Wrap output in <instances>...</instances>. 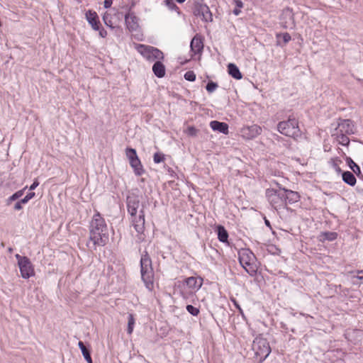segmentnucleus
Returning <instances> with one entry per match:
<instances>
[{
  "mask_svg": "<svg viewBox=\"0 0 363 363\" xmlns=\"http://www.w3.org/2000/svg\"><path fill=\"white\" fill-rule=\"evenodd\" d=\"M108 240V230L106 220L101 213L96 211L93 216L89 225V240L92 245L90 246L87 243V246L96 250L97 246H105Z\"/></svg>",
  "mask_w": 363,
  "mask_h": 363,
  "instance_id": "nucleus-1",
  "label": "nucleus"
},
{
  "mask_svg": "<svg viewBox=\"0 0 363 363\" xmlns=\"http://www.w3.org/2000/svg\"><path fill=\"white\" fill-rule=\"evenodd\" d=\"M140 265L141 279L146 289L151 291L154 289L155 273L152 268V259L146 250L141 255Z\"/></svg>",
  "mask_w": 363,
  "mask_h": 363,
  "instance_id": "nucleus-2",
  "label": "nucleus"
},
{
  "mask_svg": "<svg viewBox=\"0 0 363 363\" xmlns=\"http://www.w3.org/2000/svg\"><path fill=\"white\" fill-rule=\"evenodd\" d=\"M240 265L251 276H255L258 269V262L254 253L247 248H242L238 252Z\"/></svg>",
  "mask_w": 363,
  "mask_h": 363,
  "instance_id": "nucleus-3",
  "label": "nucleus"
},
{
  "mask_svg": "<svg viewBox=\"0 0 363 363\" xmlns=\"http://www.w3.org/2000/svg\"><path fill=\"white\" fill-rule=\"evenodd\" d=\"M277 127L281 134L295 140L301 135L298 121L293 115L289 116L287 120L279 122Z\"/></svg>",
  "mask_w": 363,
  "mask_h": 363,
  "instance_id": "nucleus-4",
  "label": "nucleus"
},
{
  "mask_svg": "<svg viewBox=\"0 0 363 363\" xmlns=\"http://www.w3.org/2000/svg\"><path fill=\"white\" fill-rule=\"evenodd\" d=\"M252 350L254 357L259 363H262L271 352L269 343L262 334L257 335L252 342Z\"/></svg>",
  "mask_w": 363,
  "mask_h": 363,
  "instance_id": "nucleus-5",
  "label": "nucleus"
},
{
  "mask_svg": "<svg viewBox=\"0 0 363 363\" xmlns=\"http://www.w3.org/2000/svg\"><path fill=\"white\" fill-rule=\"evenodd\" d=\"M277 185L279 189L274 188L267 189L265 191V196L271 206L276 211H278L281 208H285V204L282 188L278 183H277Z\"/></svg>",
  "mask_w": 363,
  "mask_h": 363,
  "instance_id": "nucleus-6",
  "label": "nucleus"
},
{
  "mask_svg": "<svg viewBox=\"0 0 363 363\" xmlns=\"http://www.w3.org/2000/svg\"><path fill=\"white\" fill-rule=\"evenodd\" d=\"M136 50L148 61L162 60L164 57L163 52L160 50L150 45L138 44Z\"/></svg>",
  "mask_w": 363,
  "mask_h": 363,
  "instance_id": "nucleus-7",
  "label": "nucleus"
},
{
  "mask_svg": "<svg viewBox=\"0 0 363 363\" xmlns=\"http://www.w3.org/2000/svg\"><path fill=\"white\" fill-rule=\"evenodd\" d=\"M145 212L143 208L139 211V215L131 216V222L137 232V242H142L145 240Z\"/></svg>",
  "mask_w": 363,
  "mask_h": 363,
  "instance_id": "nucleus-8",
  "label": "nucleus"
},
{
  "mask_svg": "<svg viewBox=\"0 0 363 363\" xmlns=\"http://www.w3.org/2000/svg\"><path fill=\"white\" fill-rule=\"evenodd\" d=\"M16 258L18 260L22 278L27 279L35 275L33 265L28 257L16 254Z\"/></svg>",
  "mask_w": 363,
  "mask_h": 363,
  "instance_id": "nucleus-9",
  "label": "nucleus"
},
{
  "mask_svg": "<svg viewBox=\"0 0 363 363\" xmlns=\"http://www.w3.org/2000/svg\"><path fill=\"white\" fill-rule=\"evenodd\" d=\"M279 24L284 29H294L296 28L294 13L292 9L286 7L282 10L279 16Z\"/></svg>",
  "mask_w": 363,
  "mask_h": 363,
  "instance_id": "nucleus-10",
  "label": "nucleus"
},
{
  "mask_svg": "<svg viewBox=\"0 0 363 363\" xmlns=\"http://www.w3.org/2000/svg\"><path fill=\"white\" fill-rule=\"evenodd\" d=\"M193 13L206 22H211L213 20L212 13L206 4L195 2Z\"/></svg>",
  "mask_w": 363,
  "mask_h": 363,
  "instance_id": "nucleus-11",
  "label": "nucleus"
},
{
  "mask_svg": "<svg viewBox=\"0 0 363 363\" xmlns=\"http://www.w3.org/2000/svg\"><path fill=\"white\" fill-rule=\"evenodd\" d=\"M261 133V127L255 124L243 127L241 130L242 137L247 140L256 138L257 135H260Z\"/></svg>",
  "mask_w": 363,
  "mask_h": 363,
  "instance_id": "nucleus-12",
  "label": "nucleus"
},
{
  "mask_svg": "<svg viewBox=\"0 0 363 363\" xmlns=\"http://www.w3.org/2000/svg\"><path fill=\"white\" fill-rule=\"evenodd\" d=\"M128 212L130 216H135L138 213L140 206V200L137 195L133 194L126 198Z\"/></svg>",
  "mask_w": 363,
  "mask_h": 363,
  "instance_id": "nucleus-13",
  "label": "nucleus"
},
{
  "mask_svg": "<svg viewBox=\"0 0 363 363\" xmlns=\"http://www.w3.org/2000/svg\"><path fill=\"white\" fill-rule=\"evenodd\" d=\"M285 208L288 209L287 204L297 203L300 199V195L297 191L282 188Z\"/></svg>",
  "mask_w": 363,
  "mask_h": 363,
  "instance_id": "nucleus-14",
  "label": "nucleus"
},
{
  "mask_svg": "<svg viewBox=\"0 0 363 363\" xmlns=\"http://www.w3.org/2000/svg\"><path fill=\"white\" fill-rule=\"evenodd\" d=\"M129 10H130V8ZM125 23L127 28L130 31L137 30L139 27L138 17L134 14V13L130 12V11H128V12L125 15Z\"/></svg>",
  "mask_w": 363,
  "mask_h": 363,
  "instance_id": "nucleus-15",
  "label": "nucleus"
},
{
  "mask_svg": "<svg viewBox=\"0 0 363 363\" xmlns=\"http://www.w3.org/2000/svg\"><path fill=\"white\" fill-rule=\"evenodd\" d=\"M185 284L194 292H196L203 285V279L201 277H190L184 280Z\"/></svg>",
  "mask_w": 363,
  "mask_h": 363,
  "instance_id": "nucleus-16",
  "label": "nucleus"
},
{
  "mask_svg": "<svg viewBox=\"0 0 363 363\" xmlns=\"http://www.w3.org/2000/svg\"><path fill=\"white\" fill-rule=\"evenodd\" d=\"M191 51L194 55L200 54L203 50V38L201 35L196 34L191 40L190 43Z\"/></svg>",
  "mask_w": 363,
  "mask_h": 363,
  "instance_id": "nucleus-17",
  "label": "nucleus"
},
{
  "mask_svg": "<svg viewBox=\"0 0 363 363\" xmlns=\"http://www.w3.org/2000/svg\"><path fill=\"white\" fill-rule=\"evenodd\" d=\"M85 16L86 21L91 26V28L94 30H99V26H101V23L97 13L92 10H88L86 12Z\"/></svg>",
  "mask_w": 363,
  "mask_h": 363,
  "instance_id": "nucleus-18",
  "label": "nucleus"
},
{
  "mask_svg": "<svg viewBox=\"0 0 363 363\" xmlns=\"http://www.w3.org/2000/svg\"><path fill=\"white\" fill-rule=\"evenodd\" d=\"M354 125L352 121L349 119L342 120L338 123L336 130L338 133L351 135L354 133L353 131Z\"/></svg>",
  "mask_w": 363,
  "mask_h": 363,
  "instance_id": "nucleus-19",
  "label": "nucleus"
},
{
  "mask_svg": "<svg viewBox=\"0 0 363 363\" xmlns=\"http://www.w3.org/2000/svg\"><path fill=\"white\" fill-rule=\"evenodd\" d=\"M210 127L213 130L220 133H223L225 135L228 134L229 132V126L225 122L212 121L210 123Z\"/></svg>",
  "mask_w": 363,
  "mask_h": 363,
  "instance_id": "nucleus-20",
  "label": "nucleus"
},
{
  "mask_svg": "<svg viewBox=\"0 0 363 363\" xmlns=\"http://www.w3.org/2000/svg\"><path fill=\"white\" fill-rule=\"evenodd\" d=\"M152 72L157 77H164L166 74L164 65L160 60H157L152 65Z\"/></svg>",
  "mask_w": 363,
  "mask_h": 363,
  "instance_id": "nucleus-21",
  "label": "nucleus"
},
{
  "mask_svg": "<svg viewBox=\"0 0 363 363\" xmlns=\"http://www.w3.org/2000/svg\"><path fill=\"white\" fill-rule=\"evenodd\" d=\"M129 164L132 169H133V172L136 176L139 177L145 174V170L143 168V166L139 157L132 161Z\"/></svg>",
  "mask_w": 363,
  "mask_h": 363,
  "instance_id": "nucleus-22",
  "label": "nucleus"
},
{
  "mask_svg": "<svg viewBox=\"0 0 363 363\" xmlns=\"http://www.w3.org/2000/svg\"><path fill=\"white\" fill-rule=\"evenodd\" d=\"M276 45L283 48L291 40V37L288 33H279L276 34Z\"/></svg>",
  "mask_w": 363,
  "mask_h": 363,
  "instance_id": "nucleus-23",
  "label": "nucleus"
},
{
  "mask_svg": "<svg viewBox=\"0 0 363 363\" xmlns=\"http://www.w3.org/2000/svg\"><path fill=\"white\" fill-rule=\"evenodd\" d=\"M341 175L342 179L345 184L351 186H354L356 184L357 179L354 173L350 171H344Z\"/></svg>",
  "mask_w": 363,
  "mask_h": 363,
  "instance_id": "nucleus-24",
  "label": "nucleus"
},
{
  "mask_svg": "<svg viewBox=\"0 0 363 363\" xmlns=\"http://www.w3.org/2000/svg\"><path fill=\"white\" fill-rule=\"evenodd\" d=\"M78 346L87 363H93L89 345L86 346L84 344L83 342L79 341L78 342Z\"/></svg>",
  "mask_w": 363,
  "mask_h": 363,
  "instance_id": "nucleus-25",
  "label": "nucleus"
},
{
  "mask_svg": "<svg viewBox=\"0 0 363 363\" xmlns=\"http://www.w3.org/2000/svg\"><path fill=\"white\" fill-rule=\"evenodd\" d=\"M216 232L218 234V239L220 242L223 243H228V233L224 226L218 225L216 227Z\"/></svg>",
  "mask_w": 363,
  "mask_h": 363,
  "instance_id": "nucleus-26",
  "label": "nucleus"
},
{
  "mask_svg": "<svg viewBox=\"0 0 363 363\" xmlns=\"http://www.w3.org/2000/svg\"><path fill=\"white\" fill-rule=\"evenodd\" d=\"M228 72L229 75L235 79L239 80L242 78V74L240 72L238 67L233 63H229L228 65Z\"/></svg>",
  "mask_w": 363,
  "mask_h": 363,
  "instance_id": "nucleus-27",
  "label": "nucleus"
},
{
  "mask_svg": "<svg viewBox=\"0 0 363 363\" xmlns=\"http://www.w3.org/2000/svg\"><path fill=\"white\" fill-rule=\"evenodd\" d=\"M337 233L336 232H330V231H326V232H322L319 237V241L320 242H325L326 240L328 241H334L337 238Z\"/></svg>",
  "mask_w": 363,
  "mask_h": 363,
  "instance_id": "nucleus-28",
  "label": "nucleus"
},
{
  "mask_svg": "<svg viewBox=\"0 0 363 363\" xmlns=\"http://www.w3.org/2000/svg\"><path fill=\"white\" fill-rule=\"evenodd\" d=\"M180 295L186 302H193L196 298L195 292L185 289L180 291Z\"/></svg>",
  "mask_w": 363,
  "mask_h": 363,
  "instance_id": "nucleus-29",
  "label": "nucleus"
},
{
  "mask_svg": "<svg viewBox=\"0 0 363 363\" xmlns=\"http://www.w3.org/2000/svg\"><path fill=\"white\" fill-rule=\"evenodd\" d=\"M125 152V156L128 158L129 163L138 157L136 150L133 147H126Z\"/></svg>",
  "mask_w": 363,
  "mask_h": 363,
  "instance_id": "nucleus-30",
  "label": "nucleus"
},
{
  "mask_svg": "<svg viewBox=\"0 0 363 363\" xmlns=\"http://www.w3.org/2000/svg\"><path fill=\"white\" fill-rule=\"evenodd\" d=\"M27 186L24 187L23 189H21L19 191H17L14 194H13L11 196H9L6 200V204L10 205L12 201H16L20 197H21L25 190L26 189Z\"/></svg>",
  "mask_w": 363,
  "mask_h": 363,
  "instance_id": "nucleus-31",
  "label": "nucleus"
},
{
  "mask_svg": "<svg viewBox=\"0 0 363 363\" xmlns=\"http://www.w3.org/2000/svg\"><path fill=\"white\" fill-rule=\"evenodd\" d=\"M340 163H342V160L338 157L332 158L330 161V165L337 174H342L344 172L339 166Z\"/></svg>",
  "mask_w": 363,
  "mask_h": 363,
  "instance_id": "nucleus-32",
  "label": "nucleus"
},
{
  "mask_svg": "<svg viewBox=\"0 0 363 363\" xmlns=\"http://www.w3.org/2000/svg\"><path fill=\"white\" fill-rule=\"evenodd\" d=\"M347 135V134L337 132V140L338 143L343 146H348L350 144V139Z\"/></svg>",
  "mask_w": 363,
  "mask_h": 363,
  "instance_id": "nucleus-33",
  "label": "nucleus"
},
{
  "mask_svg": "<svg viewBox=\"0 0 363 363\" xmlns=\"http://www.w3.org/2000/svg\"><path fill=\"white\" fill-rule=\"evenodd\" d=\"M345 160L347 165L352 171V173H357L359 169H360V167L357 164H356L351 157H346Z\"/></svg>",
  "mask_w": 363,
  "mask_h": 363,
  "instance_id": "nucleus-34",
  "label": "nucleus"
},
{
  "mask_svg": "<svg viewBox=\"0 0 363 363\" xmlns=\"http://www.w3.org/2000/svg\"><path fill=\"white\" fill-rule=\"evenodd\" d=\"M135 325V318L132 313H129L128 316V328L127 333L128 334H131L133 331V328Z\"/></svg>",
  "mask_w": 363,
  "mask_h": 363,
  "instance_id": "nucleus-35",
  "label": "nucleus"
},
{
  "mask_svg": "<svg viewBox=\"0 0 363 363\" xmlns=\"http://www.w3.org/2000/svg\"><path fill=\"white\" fill-rule=\"evenodd\" d=\"M165 5L171 11H175L178 13H180L179 8L176 5L173 0H164Z\"/></svg>",
  "mask_w": 363,
  "mask_h": 363,
  "instance_id": "nucleus-36",
  "label": "nucleus"
},
{
  "mask_svg": "<svg viewBox=\"0 0 363 363\" xmlns=\"http://www.w3.org/2000/svg\"><path fill=\"white\" fill-rule=\"evenodd\" d=\"M165 160V155L162 152H155L153 155V161L155 163L158 164L164 162Z\"/></svg>",
  "mask_w": 363,
  "mask_h": 363,
  "instance_id": "nucleus-37",
  "label": "nucleus"
},
{
  "mask_svg": "<svg viewBox=\"0 0 363 363\" xmlns=\"http://www.w3.org/2000/svg\"><path fill=\"white\" fill-rule=\"evenodd\" d=\"M184 133L190 137H196L199 133V130L194 126H189Z\"/></svg>",
  "mask_w": 363,
  "mask_h": 363,
  "instance_id": "nucleus-38",
  "label": "nucleus"
},
{
  "mask_svg": "<svg viewBox=\"0 0 363 363\" xmlns=\"http://www.w3.org/2000/svg\"><path fill=\"white\" fill-rule=\"evenodd\" d=\"M218 85L216 82L209 81L206 86V89L208 92L212 93L218 88Z\"/></svg>",
  "mask_w": 363,
  "mask_h": 363,
  "instance_id": "nucleus-39",
  "label": "nucleus"
},
{
  "mask_svg": "<svg viewBox=\"0 0 363 363\" xmlns=\"http://www.w3.org/2000/svg\"><path fill=\"white\" fill-rule=\"evenodd\" d=\"M186 311L192 315L196 316L199 313V309L196 307H194L192 305L188 304L186 307Z\"/></svg>",
  "mask_w": 363,
  "mask_h": 363,
  "instance_id": "nucleus-40",
  "label": "nucleus"
},
{
  "mask_svg": "<svg viewBox=\"0 0 363 363\" xmlns=\"http://www.w3.org/2000/svg\"><path fill=\"white\" fill-rule=\"evenodd\" d=\"M184 79L189 82H194L196 80V74L194 71H187L184 75Z\"/></svg>",
  "mask_w": 363,
  "mask_h": 363,
  "instance_id": "nucleus-41",
  "label": "nucleus"
},
{
  "mask_svg": "<svg viewBox=\"0 0 363 363\" xmlns=\"http://www.w3.org/2000/svg\"><path fill=\"white\" fill-rule=\"evenodd\" d=\"M103 21L106 26L110 27L111 28H113L111 16L108 14L106 13L104 15Z\"/></svg>",
  "mask_w": 363,
  "mask_h": 363,
  "instance_id": "nucleus-42",
  "label": "nucleus"
},
{
  "mask_svg": "<svg viewBox=\"0 0 363 363\" xmlns=\"http://www.w3.org/2000/svg\"><path fill=\"white\" fill-rule=\"evenodd\" d=\"M34 192H30L28 193L24 198L21 199V203H23V204L27 203L31 199H33L35 196Z\"/></svg>",
  "mask_w": 363,
  "mask_h": 363,
  "instance_id": "nucleus-43",
  "label": "nucleus"
},
{
  "mask_svg": "<svg viewBox=\"0 0 363 363\" xmlns=\"http://www.w3.org/2000/svg\"><path fill=\"white\" fill-rule=\"evenodd\" d=\"M230 301L233 302V303L235 306V307L238 310L240 314L242 317H244V312H243L242 308L240 307V304L237 301V300L235 298H230Z\"/></svg>",
  "mask_w": 363,
  "mask_h": 363,
  "instance_id": "nucleus-44",
  "label": "nucleus"
},
{
  "mask_svg": "<svg viewBox=\"0 0 363 363\" xmlns=\"http://www.w3.org/2000/svg\"><path fill=\"white\" fill-rule=\"evenodd\" d=\"M99 32V35L104 38L107 36V31L103 28L99 26V30H98Z\"/></svg>",
  "mask_w": 363,
  "mask_h": 363,
  "instance_id": "nucleus-45",
  "label": "nucleus"
},
{
  "mask_svg": "<svg viewBox=\"0 0 363 363\" xmlns=\"http://www.w3.org/2000/svg\"><path fill=\"white\" fill-rule=\"evenodd\" d=\"M39 185V182L38 179H35L33 184L30 186L29 189L30 191L34 190Z\"/></svg>",
  "mask_w": 363,
  "mask_h": 363,
  "instance_id": "nucleus-46",
  "label": "nucleus"
},
{
  "mask_svg": "<svg viewBox=\"0 0 363 363\" xmlns=\"http://www.w3.org/2000/svg\"><path fill=\"white\" fill-rule=\"evenodd\" d=\"M22 204H23V203H21V200L17 201L14 205V207H13L14 210H16V211L21 210L23 208Z\"/></svg>",
  "mask_w": 363,
  "mask_h": 363,
  "instance_id": "nucleus-47",
  "label": "nucleus"
},
{
  "mask_svg": "<svg viewBox=\"0 0 363 363\" xmlns=\"http://www.w3.org/2000/svg\"><path fill=\"white\" fill-rule=\"evenodd\" d=\"M112 0H105L104 3V8L108 9L112 5Z\"/></svg>",
  "mask_w": 363,
  "mask_h": 363,
  "instance_id": "nucleus-48",
  "label": "nucleus"
},
{
  "mask_svg": "<svg viewBox=\"0 0 363 363\" xmlns=\"http://www.w3.org/2000/svg\"><path fill=\"white\" fill-rule=\"evenodd\" d=\"M354 174H356L357 177H358L359 179H363V174L362 173L361 169H359L357 173H354Z\"/></svg>",
  "mask_w": 363,
  "mask_h": 363,
  "instance_id": "nucleus-49",
  "label": "nucleus"
},
{
  "mask_svg": "<svg viewBox=\"0 0 363 363\" xmlns=\"http://www.w3.org/2000/svg\"><path fill=\"white\" fill-rule=\"evenodd\" d=\"M354 174H356L357 177H358L359 179H363V174L362 173L361 169H359L357 173H354Z\"/></svg>",
  "mask_w": 363,
  "mask_h": 363,
  "instance_id": "nucleus-50",
  "label": "nucleus"
},
{
  "mask_svg": "<svg viewBox=\"0 0 363 363\" xmlns=\"http://www.w3.org/2000/svg\"><path fill=\"white\" fill-rule=\"evenodd\" d=\"M235 3H236V6L239 8H242L243 6V4L240 0H237L235 1Z\"/></svg>",
  "mask_w": 363,
  "mask_h": 363,
  "instance_id": "nucleus-51",
  "label": "nucleus"
},
{
  "mask_svg": "<svg viewBox=\"0 0 363 363\" xmlns=\"http://www.w3.org/2000/svg\"><path fill=\"white\" fill-rule=\"evenodd\" d=\"M264 223L267 226H268L270 229H272L271 223L268 219L264 218Z\"/></svg>",
  "mask_w": 363,
  "mask_h": 363,
  "instance_id": "nucleus-52",
  "label": "nucleus"
},
{
  "mask_svg": "<svg viewBox=\"0 0 363 363\" xmlns=\"http://www.w3.org/2000/svg\"><path fill=\"white\" fill-rule=\"evenodd\" d=\"M233 13H234L235 15L238 16V15H239V14H240V13L241 11H240V10L239 9H237V8H236V9H235L233 10Z\"/></svg>",
  "mask_w": 363,
  "mask_h": 363,
  "instance_id": "nucleus-53",
  "label": "nucleus"
},
{
  "mask_svg": "<svg viewBox=\"0 0 363 363\" xmlns=\"http://www.w3.org/2000/svg\"><path fill=\"white\" fill-rule=\"evenodd\" d=\"M177 2H178L179 4H182L184 3L186 0H176Z\"/></svg>",
  "mask_w": 363,
  "mask_h": 363,
  "instance_id": "nucleus-54",
  "label": "nucleus"
},
{
  "mask_svg": "<svg viewBox=\"0 0 363 363\" xmlns=\"http://www.w3.org/2000/svg\"><path fill=\"white\" fill-rule=\"evenodd\" d=\"M358 278L360 279V280H362L363 281V275L362 276H359Z\"/></svg>",
  "mask_w": 363,
  "mask_h": 363,
  "instance_id": "nucleus-55",
  "label": "nucleus"
},
{
  "mask_svg": "<svg viewBox=\"0 0 363 363\" xmlns=\"http://www.w3.org/2000/svg\"><path fill=\"white\" fill-rule=\"evenodd\" d=\"M359 274H363V271L359 272Z\"/></svg>",
  "mask_w": 363,
  "mask_h": 363,
  "instance_id": "nucleus-56",
  "label": "nucleus"
}]
</instances>
